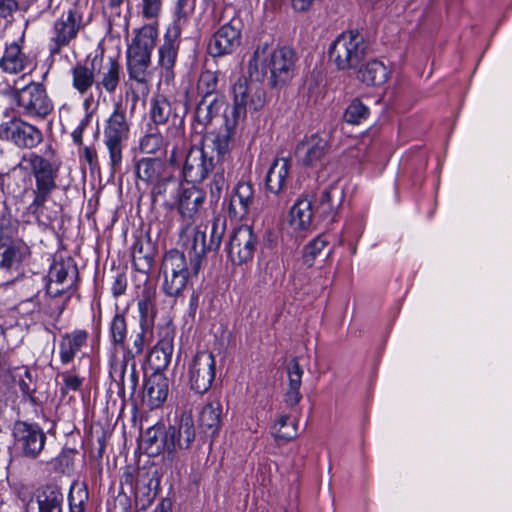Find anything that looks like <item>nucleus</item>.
<instances>
[{"instance_id":"nucleus-1","label":"nucleus","mask_w":512,"mask_h":512,"mask_svg":"<svg viewBox=\"0 0 512 512\" xmlns=\"http://www.w3.org/2000/svg\"><path fill=\"white\" fill-rule=\"evenodd\" d=\"M297 56L287 46L272 50L267 43L258 45L248 64L251 78L262 80L270 72V85H285L295 75Z\"/></svg>"},{"instance_id":"nucleus-2","label":"nucleus","mask_w":512,"mask_h":512,"mask_svg":"<svg viewBox=\"0 0 512 512\" xmlns=\"http://www.w3.org/2000/svg\"><path fill=\"white\" fill-rule=\"evenodd\" d=\"M157 38L158 29L155 24H146L136 30L127 49V70L130 79L141 84H146L151 79V55Z\"/></svg>"},{"instance_id":"nucleus-3","label":"nucleus","mask_w":512,"mask_h":512,"mask_svg":"<svg viewBox=\"0 0 512 512\" xmlns=\"http://www.w3.org/2000/svg\"><path fill=\"white\" fill-rule=\"evenodd\" d=\"M133 339L132 347H127L121 358L114 356L110 362V377L117 386V394L124 399L128 389L131 396L135 394L138 385L135 357L142 354L145 346V335L148 327H140Z\"/></svg>"},{"instance_id":"nucleus-4","label":"nucleus","mask_w":512,"mask_h":512,"mask_svg":"<svg viewBox=\"0 0 512 512\" xmlns=\"http://www.w3.org/2000/svg\"><path fill=\"white\" fill-rule=\"evenodd\" d=\"M29 246L13 235L9 227L0 229V284L18 281L24 274L25 262L30 257Z\"/></svg>"},{"instance_id":"nucleus-5","label":"nucleus","mask_w":512,"mask_h":512,"mask_svg":"<svg viewBox=\"0 0 512 512\" xmlns=\"http://www.w3.org/2000/svg\"><path fill=\"white\" fill-rule=\"evenodd\" d=\"M130 126L126 108L121 103H116L103 127V143L108 151L113 173L120 171L123 150L130 135Z\"/></svg>"},{"instance_id":"nucleus-6","label":"nucleus","mask_w":512,"mask_h":512,"mask_svg":"<svg viewBox=\"0 0 512 512\" xmlns=\"http://www.w3.org/2000/svg\"><path fill=\"white\" fill-rule=\"evenodd\" d=\"M261 80L253 78L249 80L241 75L232 85L233 106L224 114L242 122L246 118L247 111H259L266 104V92L260 84Z\"/></svg>"},{"instance_id":"nucleus-7","label":"nucleus","mask_w":512,"mask_h":512,"mask_svg":"<svg viewBox=\"0 0 512 512\" xmlns=\"http://www.w3.org/2000/svg\"><path fill=\"white\" fill-rule=\"evenodd\" d=\"M18 167L33 177L35 187L32 188V193H53L58 188L60 163L53 157L36 152L25 153Z\"/></svg>"},{"instance_id":"nucleus-8","label":"nucleus","mask_w":512,"mask_h":512,"mask_svg":"<svg viewBox=\"0 0 512 512\" xmlns=\"http://www.w3.org/2000/svg\"><path fill=\"white\" fill-rule=\"evenodd\" d=\"M367 45L357 31L341 33L329 49V58L339 70L354 69L365 58Z\"/></svg>"},{"instance_id":"nucleus-9","label":"nucleus","mask_w":512,"mask_h":512,"mask_svg":"<svg viewBox=\"0 0 512 512\" xmlns=\"http://www.w3.org/2000/svg\"><path fill=\"white\" fill-rule=\"evenodd\" d=\"M161 272L163 274L162 290L167 296H178L187 286L189 279L196 276L188 265L186 256L179 250L172 249L165 253Z\"/></svg>"},{"instance_id":"nucleus-10","label":"nucleus","mask_w":512,"mask_h":512,"mask_svg":"<svg viewBox=\"0 0 512 512\" xmlns=\"http://www.w3.org/2000/svg\"><path fill=\"white\" fill-rule=\"evenodd\" d=\"M84 26L83 13L78 6L72 5L63 11L61 16L54 21L51 29L48 44L50 55H58L64 48L69 47Z\"/></svg>"},{"instance_id":"nucleus-11","label":"nucleus","mask_w":512,"mask_h":512,"mask_svg":"<svg viewBox=\"0 0 512 512\" xmlns=\"http://www.w3.org/2000/svg\"><path fill=\"white\" fill-rule=\"evenodd\" d=\"M20 112L28 117L45 118L53 110V103L42 84L30 83L15 92Z\"/></svg>"},{"instance_id":"nucleus-12","label":"nucleus","mask_w":512,"mask_h":512,"mask_svg":"<svg viewBox=\"0 0 512 512\" xmlns=\"http://www.w3.org/2000/svg\"><path fill=\"white\" fill-rule=\"evenodd\" d=\"M216 376V361L212 352L198 351L188 366V383L196 393L207 392Z\"/></svg>"},{"instance_id":"nucleus-13","label":"nucleus","mask_w":512,"mask_h":512,"mask_svg":"<svg viewBox=\"0 0 512 512\" xmlns=\"http://www.w3.org/2000/svg\"><path fill=\"white\" fill-rule=\"evenodd\" d=\"M215 164L213 155L209 154L204 144L192 145L186 152L182 175L187 182L201 183L215 168Z\"/></svg>"},{"instance_id":"nucleus-14","label":"nucleus","mask_w":512,"mask_h":512,"mask_svg":"<svg viewBox=\"0 0 512 512\" xmlns=\"http://www.w3.org/2000/svg\"><path fill=\"white\" fill-rule=\"evenodd\" d=\"M168 459L173 460L177 451L187 450L196 437V428L191 412L184 411L167 427Z\"/></svg>"},{"instance_id":"nucleus-15","label":"nucleus","mask_w":512,"mask_h":512,"mask_svg":"<svg viewBox=\"0 0 512 512\" xmlns=\"http://www.w3.org/2000/svg\"><path fill=\"white\" fill-rule=\"evenodd\" d=\"M179 104L158 95L151 100L150 118L156 125H168V130L181 140L184 117L178 113Z\"/></svg>"},{"instance_id":"nucleus-16","label":"nucleus","mask_w":512,"mask_h":512,"mask_svg":"<svg viewBox=\"0 0 512 512\" xmlns=\"http://www.w3.org/2000/svg\"><path fill=\"white\" fill-rule=\"evenodd\" d=\"M13 436L17 447L30 459H36L40 455L46 442V434L42 428L24 421L15 422Z\"/></svg>"},{"instance_id":"nucleus-17","label":"nucleus","mask_w":512,"mask_h":512,"mask_svg":"<svg viewBox=\"0 0 512 512\" xmlns=\"http://www.w3.org/2000/svg\"><path fill=\"white\" fill-rule=\"evenodd\" d=\"M257 237L248 225L235 228L227 245L228 257L234 264H242L253 258Z\"/></svg>"},{"instance_id":"nucleus-18","label":"nucleus","mask_w":512,"mask_h":512,"mask_svg":"<svg viewBox=\"0 0 512 512\" xmlns=\"http://www.w3.org/2000/svg\"><path fill=\"white\" fill-rule=\"evenodd\" d=\"M241 43V29L238 21L222 25L208 43V53L212 57H222L233 53Z\"/></svg>"},{"instance_id":"nucleus-19","label":"nucleus","mask_w":512,"mask_h":512,"mask_svg":"<svg viewBox=\"0 0 512 512\" xmlns=\"http://www.w3.org/2000/svg\"><path fill=\"white\" fill-rule=\"evenodd\" d=\"M1 135L17 147L32 149L43 140L42 132L21 119H13L1 128Z\"/></svg>"},{"instance_id":"nucleus-20","label":"nucleus","mask_w":512,"mask_h":512,"mask_svg":"<svg viewBox=\"0 0 512 512\" xmlns=\"http://www.w3.org/2000/svg\"><path fill=\"white\" fill-rule=\"evenodd\" d=\"M181 29L178 24L167 28L163 42L158 49V65L167 80L174 77V66L181 43Z\"/></svg>"},{"instance_id":"nucleus-21","label":"nucleus","mask_w":512,"mask_h":512,"mask_svg":"<svg viewBox=\"0 0 512 512\" xmlns=\"http://www.w3.org/2000/svg\"><path fill=\"white\" fill-rule=\"evenodd\" d=\"M224 116V125L217 134H209L202 140L209 151V154L216 152L218 162L224 159L231 151L236 135L237 126L239 121L227 116Z\"/></svg>"},{"instance_id":"nucleus-22","label":"nucleus","mask_w":512,"mask_h":512,"mask_svg":"<svg viewBox=\"0 0 512 512\" xmlns=\"http://www.w3.org/2000/svg\"><path fill=\"white\" fill-rule=\"evenodd\" d=\"M92 66L99 76L96 81L98 90L104 89L109 94L115 93L120 83L121 65L115 57L95 56L92 59Z\"/></svg>"},{"instance_id":"nucleus-23","label":"nucleus","mask_w":512,"mask_h":512,"mask_svg":"<svg viewBox=\"0 0 512 512\" xmlns=\"http://www.w3.org/2000/svg\"><path fill=\"white\" fill-rule=\"evenodd\" d=\"M64 496L54 484L38 490L26 503L25 512H62Z\"/></svg>"},{"instance_id":"nucleus-24","label":"nucleus","mask_w":512,"mask_h":512,"mask_svg":"<svg viewBox=\"0 0 512 512\" xmlns=\"http://www.w3.org/2000/svg\"><path fill=\"white\" fill-rule=\"evenodd\" d=\"M205 198L206 195L202 189L195 186L183 187L174 208H177L186 225L191 226L194 223L196 216L203 208Z\"/></svg>"},{"instance_id":"nucleus-25","label":"nucleus","mask_w":512,"mask_h":512,"mask_svg":"<svg viewBox=\"0 0 512 512\" xmlns=\"http://www.w3.org/2000/svg\"><path fill=\"white\" fill-rule=\"evenodd\" d=\"M182 244L189 255L191 262V270L195 275H198L201 269V261L208 249L206 243V235L204 231L198 228H191L186 225L181 234Z\"/></svg>"},{"instance_id":"nucleus-26","label":"nucleus","mask_w":512,"mask_h":512,"mask_svg":"<svg viewBox=\"0 0 512 512\" xmlns=\"http://www.w3.org/2000/svg\"><path fill=\"white\" fill-rule=\"evenodd\" d=\"M328 148L325 137L313 134L298 145L297 155L303 165L318 167L324 164Z\"/></svg>"},{"instance_id":"nucleus-27","label":"nucleus","mask_w":512,"mask_h":512,"mask_svg":"<svg viewBox=\"0 0 512 512\" xmlns=\"http://www.w3.org/2000/svg\"><path fill=\"white\" fill-rule=\"evenodd\" d=\"M254 203V189L249 182H239L232 190L227 213L231 219L242 220L250 212V208Z\"/></svg>"},{"instance_id":"nucleus-28","label":"nucleus","mask_w":512,"mask_h":512,"mask_svg":"<svg viewBox=\"0 0 512 512\" xmlns=\"http://www.w3.org/2000/svg\"><path fill=\"white\" fill-rule=\"evenodd\" d=\"M183 187L181 179L170 171L151 188L152 200L173 209Z\"/></svg>"},{"instance_id":"nucleus-29","label":"nucleus","mask_w":512,"mask_h":512,"mask_svg":"<svg viewBox=\"0 0 512 512\" xmlns=\"http://www.w3.org/2000/svg\"><path fill=\"white\" fill-rule=\"evenodd\" d=\"M168 392V378L163 373L154 372L145 381L143 400L150 409L159 408L166 401Z\"/></svg>"},{"instance_id":"nucleus-30","label":"nucleus","mask_w":512,"mask_h":512,"mask_svg":"<svg viewBox=\"0 0 512 512\" xmlns=\"http://www.w3.org/2000/svg\"><path fill=\"white\" fill-rule=\"evenodd\" d=\"M170 171L168 165L158 157H145L135 164L137 178L150 185L151 188Z\"/></svg>"},{"instance_id":"nucleus-31","label":"nucleus","mask_w":512,"mask_h":512,"mask_svg":"<svg viewBox=\"0 0 512 512\" xmlns=\"http://www.w3.org/2000/svg\"><path fill=\"white\" fill-rule=\"evenodd\" d=\"M0 67L6 73L18 74L31 70L33 62L21 49L17 42L7 45L0 59Z\"/></svg>"},{"instance_id":"nucleus-32","label":"nucleus","mask_w":512,"mask_h":512,"mask_svg":"<svg viewBox=\"0 0 512 512\" xmlns=\"http://www.w3.org/2000/svg\"><path fill=\"white\" fill-rule=\"evenodd\" d=\"M88 332L86 330H74L64 334L59 342V356L62 364L73 361L75 356L87 345Z\"/></svg>"},{"instance_id":"nucleus-33","label":"nucleus","mask_w":512,"mask_h":512,"mask_svg":"<svg viewBox=\"0 0 512 512\" xmlns=\"http://www.w3.org/2000/svg\"><path fill=\"white\" fill-rule=\"evenodd\" d=\"M291 164L286 158L276 159L270 166L266 175V188L274 194L285 191L289 182Z\"/></svg>"},{"instance_id":"nucleus-34","label":"nucleus","mask_w":512,"mask_h":512,"mask_svg":"<svg viewBox=\"0 0 512 512\" xmlns=\"http://www.w3.org/2000/svg\"><path fill=\"white\" fill-rule=\"evenodd\" d=\"M226 106L225 97L223 95H214L213 97H202L195 109V122L206 128L211 124L214 117L218 116Z\"/></svg>"},{"instance_id":"nucleus-35","label":"nucleus","mask_w":512,"mask_h":512,"mask_svg":"<svg viewBox=\"0 0 512 512\" xmlns=\"http://www.w3.org/2000/svg\"><path fill=\"white\" fill-rule=\"evenodd\" d=\"M286 372L288 376V389L285 394V402L289 406H295L302 399L300 388L304 373L297 357L292 358L288 362Z\"/></svg>"},{"instance_id":"nucleus-36","label":"nucleus","mask_w":512,"mask_h":512,"mask_svg":"<svg viewBox=\"0 0 512 512\" xmlns=\"http://www.w3.org/2000/svg\"><path fill=\"white\" fill-rule=\"evenodd\" d=\"M52 193H32L33 200L27 210L35 217L39 225L48 226L58 216V211L47 205Z\"/></svg>"},{"instance_id":"nucleus-37","label":"nucleus","mask_w":512,"mask_h":512,"mask_svg":"<svg viewBox=\"0 0 512 512\" xmlns=\"http://www.w3.org/2000/svg\"><path fill=\"white\" fill-rule=\"evenodd\" d=\"M145 450L149 455H158L161 452L168 454V432L162 423L148 428L143 436Z\"/></svg>"},{"instance_id":"nucleus-38","label":"nucleus","mask_w":512,"mask_h":512,"mask_svg":"<svg viewBox=\"0 0 512 512\" xmlns=\"http://www.w3.org/2000/svg\"><path fill=\"white\" fill-rule=\"evenodd\" d=\"M290 225L295 230L307 231L312 226V203L308 198L299 199L290 210Z\"/></svg>"},{"instance_id":"nucleus-39","label":"nucleus","mask_w":512,"mask_h":512,"mask_svg":"<svg viewBox=\"0 0 512 512\" xmlns=\"http://www.w3.org/2000/svg\"><path fill=\"white\" fill-rule=\"evenodd\" d=\"M343 198V188L337 184H332L321 192L318 198L317 210L324 217L331 216L341 206Z\"/></svg>"},{"instance_id":"nucleus-40","label":"nucleus","mask_w":512,"mask_h":512,"mask_svg":"<svg viewBox=\"0 0 512 512\" xmlns=\"http://www.w3.org/2000/svg\"><path fill=\"white\" fill-rule=\"evenodd\" d=\"M222 406L219 401L205 405L200 413V425L204 431L215 436L221 427Z\"/></svg>"},{"instance_id":"nucleus-41","label":"nucleus","mask_w":512,"mask_h":512,"mask_svg":"<svg viewBox=\"0 0 512 512\" xmlns=\"http://www.w3.org/2000/svg\"><path fill=\"white\" fill-rule=\"evenodd\" d=\"M357 78L366 85H381L388 78V69L381 61L371 60L358 70Z\"/></svg>"},{"instance_id":"nucleus-42","label":"nucleus","mask_w":512,"mask_h":512,"mask_svg":"<svg viewBox=\"0 0 512 512\" xmlns=\"http://www.w3.org/2000/svg\"><path fill=\"white\" fill-rule=\"evenodd\" d=\"M89 67L87 64L77 63L71 70L72 85L81 94H86L95 84V70L92 62Z\"/></svg>"},{"instance_id":"nucleus-43","label":"nucleus","mask_w":512,"mask_h":512,"mask_svg":"<svg viewBox=\"0 0 512 512\" xmlns=\"http://www.w3.org/2000/svg\"><path fill=\"white\" fill-rule=\"evenodd\" d=\"M327 244L328 241L324 234L318 235L310 242H308L303 248V264L307 268H311L315 264L316 259L324 254Z\"/></svg>"},{"instance_id":"nucleus-44","label":"nucleus","mask_w":512,"mask_h":512,"mask_svg":"<svg viewBox=\"0 0 512 512\" xmlns=\"http://www.w3.org/2000/svg\"><path fill=\"white\" fill-rule=\"evenodd\" d=\"M272 433L276 441L286 443L297 436L296 423L289 416L282 415L274 424Z\"/></svg>"},{"instance_id":"nucleus-45","label":"nucleus","mask_w":512,"mask_h":512,"mask_svg":"<svg viewBox=\"0 0 512 512\" xmlns=\"http://www.w3.org/2000/svg\"><path fill=\"white\" fill-rule=\"evenodd\" d=\"M218 73L210 70L203 71L197 82L198 94L202 97H213L220 95L217 91L218 88Z\"/></svg>"},{"instance_id":"nucleus-46","label":"nucleus","mask_w":512,"mask_h":512,"mask_svg":"<svg viewBox=\"0 0 512 512\" xmlns=\"http://www.w3.org/2000/svg\"><path fill=\"white\" fill-rule=\"evenodd\" d=\"M369 108L361 100L354 99L347 106L344 112V120L352 125H358L369 116Z\"/></svg>"},{"instance_id":"nucleus-47","label":"nucleus","mask_w":512,"mask_h":512,"mask_svg":"<svg viewBox=\"0 0 512 512\" xmlns=\"http://www.w3.org/2000/svg\"><path fill=\"white\" fill-rule=\"evenodd\" d=\"M110 335L112 339V343L115 346H119L124 348L125 339L127 335V324L124 316L122 314H115L111 323H110Z\"/></svg>"},{"instance_id":"nucleus-48","label":"nucleus","mask_w":512,"mask_h":512,"mask_svg":"<svg viewBox=\"0 0 512 512\" xmlns=\"http://www.w3.org/2000/svg\"><path fill=\"white\" fill-rule=\"evenodd\" d=\"M68 500L72 512H83L85 503L88 500V490L86 485H72L69 492Z\"/></svg>"},{"instance_id":"nucleus-49","label":"nucleus","mask_w":512,"mask_h":512,"mask_svg":"<svg viewBox=\"0 0 512 512\" xmlns=\"http://www.w3.org/2000/svg\"><path fill=\"white\" fill-rule=\"evenodd\" d=\"M215 172L210 182V197L219 200L222 192L228 188L227 174L222 165L215 164Z\"/></svg>"},{"instance_id":"nucleus-50","label":"nucleus","mask_w":512,"mask_h":512,"mask_svg":"<svg viewBox=\"0 0 512 512\" xmlns=\"http://www.w3.org/2000/svg\"><path fill=\"white\" fill-rule=\"evenodd\" d=\"M138 310L140 313V327H149L155 315V307L149 293L143 294L139 299Z\"/></svg>"},{"instance_id":"nucleus-51","label":"nucleus","mask_w":512,"mask_h":512,"mask_svg":"<svg viewBox=\"0 0 512 512\" xmlns=\"http://www.w3.org/2000/svg\"><path fill=\"white\" fill-rule=\"evenodd\" d=\"M167 143L160 133H148L140 141V149L147 154H155L166 150Z\"/></svg>"},{"instance_id":"nucleus-52","label":"nucleus","mask_w":512,"mask_h":512,"mask_svg":"<svg viewBox=\"0 0 512 512\" xmlns=\"http://www.w3.org/2000/svg\"><path fill=\"white\" fill-rule=\"evenodd\" d=\"M76 275L77 268L71 263L65 264L64 262L54 263L50 270V280L59 284L64 285L68 282V276Z\"/></svg>"},{"instance_id":"nucleus-53","label":"nucleus","mask_w":512,"mask_h":512,"mask_svg":"<svg viewBox=\"0 0 512 512\" xmlns=\"http://www.w3.org/2000/svg\"><path fill=\"white\" fill-rule=\"evenodd\" d=\"M162 7L163 0H139L137 4L139 15L147 20H156L162 12Z\"/></svg>"},{"instance_id":"nucleus-54","label":"nucleus","mask_w":512,"mask_h":512,"mask_svg":"<svg viewBox=\"0 0 512 512\" xmlns=\"http://www.w3.org/2000/svg\"><path fill=\"white\" fill-rule=\"evenodd\" d=\"M226 230V219L222 216H216L212 220L210 240L208 243L209 250H217L221 244L222 237Z\"/></svg>"},{"instance_id":"nucleus-55","label":"nucleus","mask_w":512,"mask_h":512,"mask_svg":"<svg viewBox=\"0 0 512 512\" xmlns=\"http://www.w3.org/2000/svg\"><path fill=\"white\" fill-rule=\"evenodd\" d=\"M195 9V0H177L175 6V16L178 23H185L192 15Z\"/></svg>"},{"instance_id":"nucleus-56","label":"nucleus","mask_w":512,"mask_h":512,"mask_svg":"<svg viewBox=\"0 0 512 512\" xmlns=\"http://www.w3.org/2000/svg\"><path fill=\"white\" fill-rule=\"evenodd\" d=\"M74 452L72 450L62 451L53 461L54 469L58 472L65 473L73 466Z\"/></svg>"},{"instance_id":"nucleus-57","label":"nucleus","mask_w":512,"mask_h":512,"mask_svg":"<svg viewBox=\"0 0 512 512\" xmlns=\"http://www.w3.org/2000/svg\"><path fill=\"white\" fill-rule=\"evenodd\" d=\"M21 287L27 288V290H28L27 293L25 295H23V300L21 302L22 303L29 302V303L34 304L40 290H39V287L37 285H35L33 278L32 277L23 278Z\"/></svg>"},{"instance_id":"nucleus-58","label":"nucleus","mask_w":512,"mask_h":512,"mask_svg":"<svg viewBox=\"0 0 512 512\" xmlns=\"http://www.w3.org/2000/svg\"><path fill=\"white\" fill-rule=\"evenodd\" d=\"M62 377L64 382V387L62 388V390L64 393H67L69 391H77L81 388L83 378L69 373H63Z\"/></svg>"},{"instance_id":"nucleus-59","label":"nucleus","mask_w":512,"mask_h":512,"mask_svg":"<svg viewBox=\"0 0 512 512\" xmlns=\"http://www.w3.org/2000/svg\"><path fill=\"white\" fill-rule=\"evenodd\" d=\"M18 10V2L16 0H0V17L7 18L12 16Z\"/></svg>"},{"instance_id":"nucleus-60","label":"nucleus","mask_w":512,"mask_h":512,"mask_svg":"<svg viewBox=\"0 0 512 512\" xmlns=\"http://www.w3.org/2000/svg\"><path fill=\"white\" fill-rule=\"evenodd\" d=\"M73 280L70 279V283L67 286H64L62 284L49 281L47 284V294L51 297H59L62 294L66 293V289H69L72 286Z\"/></svg>"},{"instance_id":"nucleus-61","label":"nucleus","mask_w":512,"mask_h":512,"mask_svg":"<svg viewBox=\"0 0 512 512\" xmlns=\"http://www.w3.org/2000/svg\"><path fill=\"white\" fill-rule=\"evenodd\" d=\"M127 287V280L124 274H117L112 284V293L115 297L122 295Z\"/></svg>"},{"instance_id":"nucleus-62","label":"nucleus","mask_w":512,"mask_h":512,"mask_svg":"<svg viewBox=\"0 0 512 512\" xmlns=\"http://www.w3.org/2000/svg\"><path fill=\"white\" fill-rule=\"evenodd\" d=\"M80 156L83 157L91 168H94L98 164V157L95 149L90 147H84Z\"/></svg>"},{"instance_id":"nucleus-63","label":"nucleus","mask_w":512,"mask_h":512,"mask_svg":"<svg viewBox=\"0 0 512 512\" xmlns=\"http://www.w3.org/2000/svg\"><path fill=\"white\" fill-rule=\"evenodd\" d=\"M316 0H290L292 8L297 12L310 10Z\"/></svg>"},{"instance_id":"nucleus-64","label":"nucleus","mask_w":512,"mask_h":512,"mask_svg":"<svg viewBox=\"0 0 512 512\" xmlns=\"http://www.w3.org/2000/svg\"><path fill=\"white\" fill-rule=\"evenodd\" d=\"M123 2L124 0H107V8L113 15L120 17Z\"/></svg>"}]
</instances>
